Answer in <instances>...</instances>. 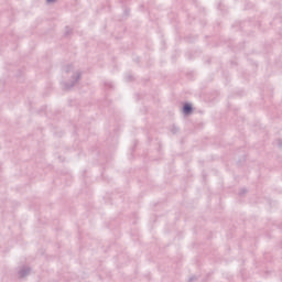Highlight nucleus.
I'll return each instance as SVG.
<instances>
[{
	"instance_id": "7ed1b4c3",
	"label": "nucleus",
	"mask_w": 282,
	"mask_h": 282,
	"mask_svg": "<svg viewBox=\"0 0 282 282\" xmlns=\"http://www.w3.org/2000/svg\"><path fill=\"white\" fill-rule=\"evenodd\" d=\"M192 112H193V105L184 104V106H183V113L188 116V113H192Z\"/></svg>"
},
{
	"instance_id": "0eeeda50",
	"label": "nucleus",
	"mask_w": 282,
	"mask_h": 282,
	"mask_svg": "<svg viewBox=\"0 0 282 282\" xmlns=\"http://www.w3.org/2000/svg\"><path fill=\"white\" fill-rule=\"evenodd\" d=\"M172 133H177V128L172 129Z\"/></svg>"
},
{
	"instance_id": "1a4fd4ad",
	"label": "nucleus",
	"mask_w": 282,
	"mask_h": 282,
	"mask_svg": "<svg viewBox=\"0 0 282 282\" xmlns=\"http://www.w3.org/2000/svg\"><path fill=\"white\" fill-rule=\"evenodd\" d=\"M194 280H195V278H191V279H189V281H194Z\"/></svg>"
},
{
	"instance_id": "9d476101",
	"label": "nucleus",
	"mask_w": 282,
	"mask_h": 282,
	"mask_svg": "<svg viewBox=\"0 0 282 282\" xmlns=\"http://www.w3.org/2000/svg\"><path fill=\"white\" fill-rule=\"evenodd\" d=\"M128 80H131V76H128Z\"/></svg>"
},
{
	"instance_id": "9b49d317",
	"label": "nucleus",
	"mask_w": 282,
	"mask_h": 282,
	"mask_svg": "<svg viewBox=\"0 0 282 282\" xmlns=\"http://www.w3.org/2000/svg\"><path fill=\"white\" fill-rule=\"evenodd\" d=\"M109 87H111V84H109Z\"/></svg>"
},
{
	"instance_id": "39448f33",
	"label": "nucleus",
	"mask_w": 282,
	"mask_h": 282,
	"mask_svg": "<svg viewBox=\"0 0 282 282\" xmlns=\"http://www.w3.org/2000/svg\"><path fill=\"white\" fill-rule=\"evenodd\" d=\"M278 147H280L282 149V141L281 140L278 141Z\"/></svg>"
},
{
	"instance_id": "6e6552de",
	"label": "nucleus",
	"mask_w": 282,
	"mask_h": 282,
	"mask_svg": "<svg viewBox=\"0 0 282 282\" xmlns=\"http://www.w3.org/2000/svg\"><path fill=\"white\" fill-rule=\"evenodd\" d=\"M47 1V3H54V1H56V0H46Z\"/></svg>"
},
{
	"instance_id": "20e7f679",
	"label": "nucleus",
	"mask_w": 282,
	"mask_h": 282,
	"mask_svg": "<svg viewBox=\"0 0 282 282\" xmlns=\"http://www.w3.org/2000/svg\"><path fill=\"white\" fill-rule=\"evenodd\" d=\"M73 69H74V66H72V65H68L65 67L66 74H69V72H72Z\"/></svg>"
},
{
	"instance_id": "f03ea898",
	"label": "nucleus",
	"mask_w": 282,
	"mask_h": 282,
	"mask_svg": "<svg viewBox=\"0 0 282 282\" xmlns=\"http://www.w3.org/2000/svg\"><path fill=\"white\" fill-rule=\"evenodd\" d=\"M30 271H31V269H30L29 267H23V268L18 272V274H19L20 279H23V278L28 276V274H30Z\"/></svg>"
},
{
	"instance_id": "f257e3e1",
	"label": "nucleus",
	"mask_w": 282,
	"mask_h": 282,
	"mask_svg": "<svg viewBox=\"0 0 282 282\" xmlns=\"http://www.w3.org/2000/svg\"><path fill=\"white\" fill-rule=\"evenodd\" d=\"M80 76L82 73L80 72H76L70 79V83H64V89L69 90L72 89V87H74L76 85V83H78L80 80Z\"/></svg>"
},
{
	"instance_id": "423d86ee",
	"label": "nucleus",
	"mask_w": 282,
	"mask_h": 282,
	"mask_svg": "<svg viewBox=\"0 0 282 282\" xmlns=\"http://www.w3.org/2000/svg\"><path fill=\"white\" fill-rule=\"evenodd\" d=\"M240 195H246V188L241 189Z\"/></svg>"
}]
</instances>
